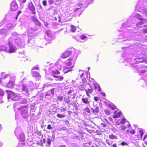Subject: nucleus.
I'll use <instances>...</instances> for the list:
<instances>
[{"label":"nucleus","instance_id":"1","mask_svg":"<svg viewBox=\"0 0 147 147\" xmlns=\"http://www.w3.org/2000/svg\"><path fill=\"white\" fill-rule=\"evenodd\" d=\"M60 74V72L57 70L52 71L51 72V75L53 77L57 78L56 80L61 81L64 80V77L62 76H59Z\"/></svg>","mask_w":147,"mask_h":147},{"label":"nucleus","instance_id":"2","mask_svg":"<svg viewBox=\"0 0 147 147\" xmlns=\"http://www.w3.org/2000/svg\"><path fill=\"white\" fill-rule=\"evenodd\" d=\"M8 46H9L8 52L9 53H13L15 52L16 48L14 47L13 45V43L9 40H8Z\"/></svg>","mask_w":147,"mask_h":147},{"label":"nucleus","instance_id":"3","mask_svg":"<svg viewBox=\"0 0 147 147\" xmlns=\"http://www.w3.org/2000/svg\"><path fill=\"white\" fill-rule=\"evenodd\" d=\"M18 8V6L15 0H13L10 4V9L12 11L16 10Z\"/></svg>","mask_w":147,"mask_h":147},{"label":"nucleus","instance_id":"4","mask_svg":"<svg viewBox=\"0 0 147 147\" xmlns=\"http://www.w3.org/2000/svg\"><path fill=\"white\" fill-rule=\"evenodd\" d=\"M71 54V51H67L63 53L62 55L61 58L63 59L65 58L69 57Z\"/></svg>","mask_w":147,"mask_h":147},{"label":"nucleus","instance_id":"5","mask_svg":"<svg viewBox=\"0 0 147 147\" xmlns=\"http://www.w3.org/2000/svg\"><path fill=\"white\" fill-rule=\"evenodd\" d=\"M28 7L30 10L32 11V13H33L34 14H35L36 13L35 7L32 2L28 3Z\"/></svg>","mask_w":147,"mask_h":147},{"label":"nucleus","instance_id":"6","mask_svg":"<svg viewBox=\"0 0 147 147\" xmlns=\"http://www.w3.org/2000/svg\"><path fill=\"white\" fill-rule=\"evenodd\" d=\"M114 114L113 115V118L115 119L119 118L122 114V113L121 111L118 112L117 111H115L114 112Z\"/></svg>","mask_w":147,"mask_h":147},{"label":"nucleus","instance_id":"7","mask_svg":"<svg viewBox=\"0 0 147 147\" xmlns=\"http://www.w3.org/2000/svg\"><path fill=\"white\" fill-rule=\"evenodd\" d=\"M87 84L90 86L91 88L88 89H86L85 90V91L86 95L88 96L89 97L90 96V94L92 93L93 92V89L92 88V86H90L91 85L90 83H88Z\"/></svg>","mask_w":147,"mask_h":147},{"label":"nucleus","instance_id":"8","mask_svg":"<svg viewBox=\"0 0 147 147\" xmlns=\"http://www.w3.org/2000/svg\"><path fill=\"white\" fill-rule=\"evenodd\" d=\"M6 92L7 93V98L8 99L11 98L13 96L15 95V93L11 91L6 90Z\"/></svg>","mask_w":147,"mask_h":147},{"label":"nucleus","instance_id":"9","mask_svg":"<svg viewBox=\"0 0 147 147\" xmlns=\"http://www.w3.org/2000/svg\"><path fill=\"white\" fill-rule=\"evenodd\" d=\"M13 82L12 81H10L7 84L6 87L9 88H13Z\"/></svg>","mask_w":147,"mask_h":147},{"label":"nucleus","instance_id":"10","mask_svg":"<svg viewBox=\"0 0 147 147\" xmlns=\"http://www.w3.org/2000/svg\"><path fill=\"white\" fill-rule=\"evenodd\" d=\"M31 74L33 77L35 78H37L40 76L39 73L36 71H32Z\"/></svg>","mask_w":147,"mask_h":147},{"label":"nucleus","instance_id":"11","mask_svg":"<svg viewBox=\"0 0 147 147\" xmlns=\"http://www.w3.org/2000/svg\"><path fill=\"white\" fill-rule=\"evenodd\" d=\"M28 106H23L22 108H20L21 110L22 111L21 114L22 115L24 116L25 114H27L28 113V111L27 110L24 109V107L27 108Z\"/></svg>","mask_w":147,"mask_h":147},{"label":"nucleus","instance_id":"12","mask_svg":"<svg viewBox=\"0 0 147 147\" xmlns=\"http://www.w3.org/2000/svg\"><path fill=\"white\" fill-rule=\"evenodd\" d=\"M94 89L95 90H98V91L99 92H101V89L100 86V85L98 84H94Z\"/></svg>","mask_w":147,"mask_h":147},{"label":"nucleus","instance_id":"13","mask_svg":"<svg viewBox=\"0 0 147 147\" xmlns=\"http://www.w3.org/2000/svg\"><path fill=\"white\" fill-rule=\"evenodd\" d=\"M67 61V62L66 63V64L68 66H71V65L72 63L74 61L73 60L72 58L71 57L68 59Z\"/></svg>","mask_w":147,"mask_h":147},{"label":"nucleus","instance_id":"14","mask_svg":"<svg viewBox=\"0 0 147 147\" xmlns=\"http://www.w3.org/2000/svg\"><path fill=\"white\" fill-rule=\"evenodd\" d=\"M82 101L83 103L86 104H89L90 102L88 99L86 97H83L82 98Z\"/></svg>","mask_w":147,"mask_h":147},{"label":"nucleus","instance_id":"15","mask_svg":"<svg viewBox=\"0 0 147 147\" xmlns=\"http://www.w3.org/2000/svg\"><path fill=\"white\" fill-rule=\"evenodd\" d=\"M71 70L72 69H71V67H65L64 68L63 71L64 73L65 74L67 72L71 71Z\"/></svg>","mask_w":147,"mask_h":147},{"label":"nucleus","instance_id":"16","mask_svg":"<svg viewBox=\"0 0 147 147\" xmlns=\"http://www.w3.org/2000/svg\"><path fill=\"white\" fill-rule=\"evenodd\" d=\"M22 91L25 93H27L28 92V89L26 86L23 85L22 86Z\"/></svg>","mask_w":147,"mask_h":147},{"label":"nucleus","instance_id":"17","mask_svg":"<svg viewBox=\"0 0 147 147\" xmlns=\"http://www.w3.org/2000/svg\"><path fill=\"white\" fill-rule=\"evenodd\" d=\"M7 49V47L4 45L0 46V51H6Z\"/></svg>","mask_w":147,"mask_h":147},{"label":"nucleus","instance_id":"18","mask_svg":"<svg viewBox=\"0 0 147 147\" xmlns=\"http://www.w3.org/2000/svg\"><path fill=\"white\" fill-rule=\"evenodd\" d=\"M70 26L71 27L70 31L73 32H75L76 30V26L73 25H71Z\"/></svg>","mask_w":147,"mask_h":147},{"label":"nucleus","instance_id":"19","mask_svg":"<svg viewBox=\"0 0 147 147\" xmlns=\"http://www.w3.org/2000/svg\"><path fill=\"white\" fill-rule=\"evenodd\" d=\"M21 98V96H20L16 95L15 97L13 98V100H18Z\"/></svg>","mask_w":147,"mask_h":147},{"label":"nucleus","instance_id":"20","mask_svg":"<svg viewBox=\"0 0 147 147\" xmlns=\"http://www.w3.org/2000/svg\"><path fill=\"white\" fill-rule=\"evenodd\" d=\"M108 107H109L111 108L112 110L115 109H116V106L113 104H109Z\"/></svg>","mask_w":147,"mask_h":147},{"label":"nucleus","instance_id":"21","mask_svg":"<svg viewBox=\"0 0 147 147\" xmlns=\"http://www.w3.org/2000/svg\"><path fill=\"white\" fill-rule=\"evenodd\" d=\"M140 135L138 136H138V139L137 140H139L141 138L142 136L144 134L143 131L142 130H140Z\"/></svg>","mask_w":147,"mask_h":147},{"label":"nucleus","instance_id":"22","mask_svg":"<svg viewBox=\"0 0 147 147\" xmlns=\"http://www.w3.org/2000/svg\"><path fill=\"white\" fill-rule=\"evenodd\" d=\"M127 121V120L125 118L122 119L120 121V123H117V124L118 125H119L120 124H124Z\"/></svg>","mask_w":147,"mask_h":147},{"label":"nucleus","instance_id":"23","mask_svg":"<svg viewBox=\"0 0 147 147\" xmlns=\"http://www.w3.org/2000/svg\"><path fill=\"white\" fill-rule=\"evenodd\" d=\"M91 109L92 110L93 112L95 114L99 112V109L98 107L94 109L93 108H92Z\"/></svg>","mask_w":147,"mask_h":147},{"label":"nucleus","instance_id":"24","mask_svg":"<svg viewBox=\"0 0 147 147\" xmlns=\"http://www.w3.org/2000/svg\"><path fill=\"white\" fill-rule=\"evenodd\" d=\"M85 85L82 84L80 85L79 86V89L82 90H86L85 89Z\"/></svg>","mask_w":147,"mask_h":147},{"label":"nucleus","instance_id":"25","mask_svg":"<svg viewBox=\"0 0 147 147\" xmlns=\"http://www.w3.org/2000/svg\"><path fill=\"white\" fill-rule=\"evenodd\" d=\"M105 142L109 146H110L112 144V142L110 140L108 139H107L106 140Z\"/></svg>","mask_w":147,"mask_h":147},{"label":"nucleus","instance_id":"26","mask_svg":"<svg viewBox=\"0 0 147 147\" xmlns=\"http://www.w3.org/2000/svg\"><path fill=\"white\" fill-rule=\"evenodd\" d=\"M65 101L67 104L69 103L70 100L69 98L68 97H65L64 98Z\"/></svg>","mask_w":147,"mask_h":147},{"label":"nucleus","instance_id":"27","mask_svg":"<svg viewBox=\"0 0 147 147\" xmlns=\"http://www.w3.org/2000/svg\"><path fill=\"white\" fill-rule=\"evenodd\" d=\"M15 43H16L17 45H19L20 43V39H16L15 40Z\"/></svg>","mask_w":147,"mask_h":147},{"label":"nucleus","instance_id":"28","mask_svg":"<svg viewBox=\"0 0 147 147\" xmlns=\"http://www.w3.org/2000/svg\"><path fill=\"white\" fill-rule=\"evenodd\" d=\"M109 138L111 139H117V137L113 135V134H111L109 135Z\"/></svg>","mask_w":147,"mask_h":147},{"label":"nucleus","instance_id":"29","mask_svg":"<svg viewBox=\"0 0 147 147\" xmlns=\"http://www.w3.org/2000/svg\"><path fill=\"white\" fill-rule=\"evenodd\" d=\"M57 116L59 118H61L64 117H65V115H61L59 114H57Z\"/></svg>","mask_w":147,"mask_h":147},{"label":"nucleus","instance_id":"30","mask_svg":"<svg viewBox=\"0 0 147 147\" xmlns=\"http://www.w3.org/2000/svg\"><path fill=\"white\" fill-rule=\"evenodd\" d=\"M34 22L35 23V24L37 25H40V24L38 20L37 19H34Z\"/></svg>","mask_w":147,"mask_h":147},{"label":"nucleus","instance_id":"31","mask_svg":"<svg viewBox=\"0 0 147 147\" xmlns=\"http://www.w3.org/2000/svg\"><path fill=\"white\" fill-rule=\"evenodd\" d=\"M130 130H127L126 131V132L127 133H130L131 134H134L135 133V130H131L129 131Z\"/></svg>","mask_w":147,"mask_h":147},{"label":"nucleus","instance_id":"32","mask_svg":"<svg viewBox=\"0 0 147 147\" xmlns=\"http://www.w3.org/2000/svg\"><path fill=\"white\" fill-rule=\"evenodd\" d=\"M61 3V0H57L55 3V4L56 5H60Z\"/></svg>","mask_w":147,"mask_h":147},{"label":"nucleus","instance_id":"33","mask_svg":"<svg viewBox=\"0 0 147 147\" xmlns=\"http://www.w3.org/2000/svg\"><path fill=\"white\" fill-rule=\"evenodd\" d=\"M4 95V93L2 89L0 88V96H3Z\"/></svg>","mask_w":147,"mask_h":147},{"label":"nucleus","instance_id":"34","mask_svg":"<svg viewBox=\"0 0 147 147\" xmlns=\"http://www.w3.org/2000/svg\"><path fill=\"white\" fill-rule=\"evenodd\" d=\"M84 110L85 112L88 113H90V111L88 107H86L84 109Z\"/></svg>","mask_w":147,"mask_h":147},{"label":"nucleus","instance_id":"35","mask_svg":"<svg viewBox=\"0 0 147 147\" xmlns=\"http://www.w3.org/2000/svg\"><path fill=\"white\" fill-rule=\"evenodd\" d=\"M80 37L81 39L83 40L87 38V37L85 35H82L80 36Z\"/></svg>","mask_w":147,"mask_h":147},{"label":"nucleus","instance_id":"36","mask_svg":"<svg viewBox=\"0 0 147 147\" xmlns=\"http://www.w3.org/2000/svg\"><path fill=\"white\" fill-rule=\"evenodd\" d=\"M105 113L108 115H110L111 113V112L108 109H106L105 110Z\"/></svg>","mask_w":147,"mask_h":147},{"label":"nucleus","instance_id":"37","mask_svg":"<svg viewBox=\"0 0 147 147\" xmlns=\"http://www.w3.org/2000/svg\"><path fill=\"white\" fill-rule=\"evenodd\" d=\"M57 98L59 100L61 101L63 100V97L62 96H58Z\"/></svg>","mask_w":147,"mask_h":147},{"label":"nucleus","instance_id":"38","mask_svg":"<svg viewBox=\"0 0 147 147\" xmlns=\"http://www.w3.org/2000/svg\"><path fill=\"white\" fill-rule=\"evenodd\" d=\"M3 80L4 81H5V78H0V84H3Z\"/></svg>","mask_w":147,"mask_h":147},{"label":"nucleus","instance_id":"39","mask_svg":"<svg viewBox=\"0 0 147 147\" xmlns=\"http://www.w3.org/2000/svg\"><path fill=\"white\" fill-rule=\"evenodd\" d=\"M21 13V11H18L17 14V16L16 17V20L17 19L19 14H20Z\"/></svg>","mask_w":147,"mask_h":147},{"label":"nucleus","instance_id":"40","mask_svg":"<svg viewBox=\"0 0 147 147\" xmlns=\"http://www.w3.org/2000/svg\"><path fill=\"white\" fill-rule=\"evenodd\" d=\"M52 127H51V125L50 124H49L47 125V128L48 129H52Z\"/></svg>","mask_w":147,"mask_h":147},{"label":"nucleus","instance_id":"41","mask_svg":"<svg viewBox=\"0 0 147 147\" xmlns=\"http://www.w3.org/2000/svg\"><path fill=\"white\" fill-rule=\"evenodd\" d=\"M121 145L122 146H124L125 145H127L128 144L127 143H125V142H123L121 143Z\"/></svg>","mask_w":147,"mask_h":147},{"label":"nucleus","instance_id":"42","mask_svg":"<svg viewBox=\"0 0 147 147\" xmlns=\"http://www.w3.org/2000/svg\"><path fill=\"white\" fill-rule=\"evenodd\" d=\"M47 143L49 145V146H50V145L51 143V141L49 139H48L47 140Z\"/></svg>","mask_w":147,"mask_h":147},{"label":"nucleus","instance_id":"43","mask_svg":"<svg viewBox=\"0 0 147 147\" xmlns=\"http://www.w3.org/2000/svg\"><path fill=\"white\" fill-rule=\"evenodd\" d=\"M39 68L38 66L34 67L32 68V70L34 69L39 70Z\"/></svg>","mask_w":147,"mask_h":147},{"label":"nucleus","instance_id":"44","mask_svg":"<svg viewBox=\"0 0 147 147\" xmlns=\"http://www.w3.org/2000/svg\"><path fill=\"white\" fill-rule=\"evenodd\" d=\"M90 144L88 143H85L84 144V146L85 147H89Z\"/></svg>","mask_w":147,"mask_h":147},{"label":"nucleus","instance_id":"45","mask_svg":"<svg viewBox=\"0 0 147 147\" xmlns=\"http://www.w3.org/2000/svg\"><path fill=\"white\" fill-rule=\"evenodd\" d=\"M42 3L44 6H46L47 5V2L46 0L42 1Z\"/></svg>","mask_w":147,"mask_h":147},{"label":"nucleus","instance_id":"46","mask_svg":"<svg viewBox=\"0 0 147 147\" xmlns=\"http://www.w3.org/2000/svg\"><path fill=\"white\" fill-rule=\"evenodd\" d=\"M121 129V130H124L126 129V127L124 126H121L120 127Z\"/></svg>","mask_w":147,"mask_h":147},{"label":"nucleus","instance_id":"47","mask_svg":"<svg viewBox=\"0 0 147 147\" xmlns=\"http://www.w3.org/2000/svg\"><path fill=\"white\" fill-rule=\"evenodd\" d=\"M143 32L144 33H146L147 34V29L145 28L143 30Z\"/></svg>","mask_w":147,"mask_h":147},{"label":"nucleus","instance_id":"48","mask_svg":"<svg viewBox=\"0 0 147 147\" xmlns=\"http://www.w3.org/2000/svg\"><path fill=\"white\" fill-rule=\"evenodd\" d=\"M48 2L50 5L52 4L54 2L53 0H49L48 1Z\"/></svg>","mask_w":147,"mask_h":147},{"label":"nucleus","instance_id":"49","mask_svg":"<svg viewBox=\"0 0 147 147\" xmlns=\"http://www.w3.org/2000/svg\"><path fill=\"white\" fill-rule=\"evenodd\" d=\"M44 24L45 27H47L49 25V24L47 22H44Z\"/></svg>","mask_w":147,"mask_h":147},{"label":"nucleus","instance_id":"50","mask_svg":"<svg viewBox=\"0 0 147 147\" xmlns=\"http://www.w3.org/2000/svg\"><path fill=\"white\" fill-rule=\"evenodd\" d=\"M94 100L96 101H97L98 100V98L97 97V96H95L94 97Z\"/></svg>","mask_w":147,"mask_h":147},{"label":"nucleus","instance_id":"51","mask_svg":"<svg viewBox=\"0 0 147 147\" xmlns=\"http://www.w3.org/2000/svg\"><path fill=\"white\" fill-rule=\"evenodd\" d=\"M101 125L103 127H105L106 126V124L104 123H101Z\"/></svg>","mask_w":147,"mask_h":147},{"label":"nucleus","instance_id":"52","mask_svg":"<svg viewBox=\"0 0 147 147\" xmlns=\"http://www.w3.org/2000/svg\"><path fill=\"white\" fill-rule=\"evenodd\" d=\"M96 132L98 134V135H100L101 134V133L100 131H96Z\"/></svg>","mask_w":147,"mask_h":147},{"label":"nucleus","instance_id":"53","mask_svg":"<svg viewBox=\"0 0 147 147\" xmlns=\"http://www.w3.org/2000/svg\"><path fill=\"white\" fill-rule=\"evenodd\" d=\"M59 147H67L65 145H61L59 146Z\"/></svg>","mask_w":147,"mask_h":147},{"label":"nucleus","instance_id":"54","mask_svg":"<svg viewBox=\"0 0 147 147\" xmlns=\"http://www.w3.org/2000/svg\"><path fill=\"white\" fill-rule=\"evenodd\" d=\"M146 72V70H142L140 71V73H145Z\"/></svg>","mask_w":147,"mask_h":147},{"label":"nucleus","instance_id":"55","mask_svg":"<svg viewBox=\"0 0 147 147\" xmlns=\"http://www.w3.org/2000/svg\"><path fill=\"white\" fill-rule=\"evenodd\" d=\"M112 147H117L116 144V143L113 144L112 145Z\"/></svg>","mask_w":147,"mask_h":147},{"label":"nucleus","instance_id":"56","mask_svg":"<svg viewBox=\"0 0 147 147\" xmlns=\"http://www.w3.org/2000/svg\"><path fill=\"white\" fill-rule=\"evenodd\" d=\"M72 92H73V91H72V90H69L68 91V92L67 93H68V94H70V93H72Z\"/></svg>","mask_w":147,"mask_h":147},{"label":"nucleus","instance_id":"57","mask_svg":"<svg viewBox=\"0 0 147 147\" xmlns=\"http://www.w3.org/2000/svg\"><path fill=\"white\" fill-rule=\"evenodd\" d=\"M48 80L49 81H53V79L51 78H48Z\"/></svg>","mask_w":147,"mask_h":147},{"label":"nucleus","instance_id":"58","mask_svg":"<svg viewBox=\"0 0 147 147\" xmlns=\"http://www.w3.org/2000/svg\"><path fill=\"white\" fill-rule=\"evenodd\" d=\"M101 94L103 96H106V94L104 92H102Z\"/></svg>","mask_w":147,"mask_h":147},{"label":"nucleus","instance_id":"59","mask_svg":"<svg viewBox=\"0 0 147 147\" xmlns=\"http://www.w3.org/2000/svg\"><path fill=\"white\" fill-rule=\"evenodd\" d=\"M82 81L84 83H85L86 82V79H82Z\"/></svg>","mask_w":147,"mask_h":147},{"label":"nucleus","instance_id":"60","mask_svg":"<svg viewBox=\"0 0 147 147\" xmlns=\"http://www.w3.org/2000/svg\"><path fill=\"white\" fill-rule=\"evenodd\" d=\"M147 138V135H145L144 136L143 140L144 141Z\"/></svg>","mask_w":147,"mask_h":147},{"label":"nucleus","instance_id":"61","mask_svg":"<svg viewBox=\"0 0 147 147\" xmlns=\"http://www.w3.org/2000/svg\"><path fill=\"white\" fill-rule=\"evenodd\" d=\"M83 4L82 3H80L78 4V5L79 6H82Z\"/></svg>","mask_w":147,"mask_h":147},{"label":"nucleus","instance_id":"62","mask_svg":"<svg viewBox=\"0 0 147 147\" xmlns=\"http://www.w3.org/2000/svg\"><path fill=\"white\" fill-rule=\"evenodd\" d=\"M53 89H51V93L52 94H54V92H53Z\"/></svg>","mask_w":147,"mask_h":147},{"label":"nucleus","instance_id":"63","mask_svg":"<svg viewBox=\"0 0 147 147\" xmlns=\"http://www.w3.org/2000/svg\"><path fill=\"white\" fill-rule=\"evenodd\" d=\"M109 120L111 121H112V122H113V119H112V118H109Z\"/></svg>","mask_w":147,"mask_h":147},{"label":"nucleus","instance_id":"64","mask_svg":"<svg viewBox=\"0 0 147 147\" xmlns=\"http://www.w3.org/2000/svg\"><path fill=\"white\" fill-rule=\"evenodd\" d=\"M23 3H24L26 1V0H21Z\"/></svg>","mask_w":147,"mask_h":147}]
</instances>
